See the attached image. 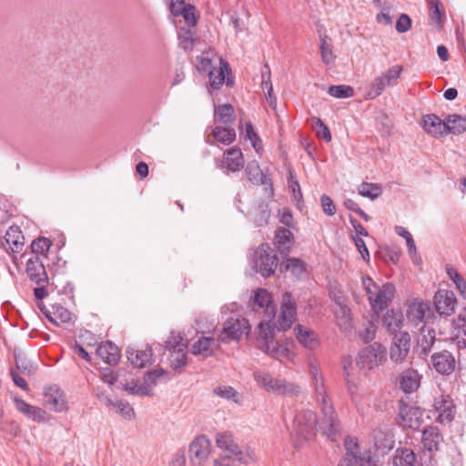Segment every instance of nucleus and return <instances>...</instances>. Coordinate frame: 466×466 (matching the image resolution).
I'll list each match as a JSON object with an SVG mask.
<instances>
[{"instance_id": "obj_1", "label": "nucleus", "mask_w": 466, "mask_h": 466, "mask_svg": "<svg viewBox=\"0 0 466 466\" xmlns=\"http://www.w3.org/2000/svg\"><path fill=\"white\" fill-rule=\"evenodd\" d=\"M314 389V399L319 405L321 419L319 428L322 433L331 441L339 438L341 426L329 396L327 393L324 378L311 383Z\"/></svg>"}, {"instance_id": "obj_2", "label": "nucleus", "mask_w": 466, "mask_h": 466, "mask_svg": "<svg viewBox=\"0 0 466 466\" xmlns=\"http://www.w3.org/2000/svg\"><path fill=\"white\" fill-rule=\"evenodd\" d=\"M362 284L370 307L377 314L387 309L394 299L395 287L392 283L387 282L380 287L371 278L363 277Z\"/></svg>"}, {"instance_id": "obj_3", "label": "nucleus", "mask_w": 466, "mask_h": 466, "mask_svg": "<svg viewBox=\"0 0 466 466\" xmlns=\"http://www.w3.org/2000/svg\"><path fill=\"white\" fill-rule=\"evenodd\" d=\"M278 261L275 250L268 243L260 244L252 258L255 270L265 278L274 274Z\"/></svg>"}, {"instance_id": "obj_4", "label": "nucleus", "mask_w": 466, "mask_h": 466, "mask_svg": "<svg viewBox=\"0 0 466 466\" xmlns=\"http://www.w3.org/2000/svg\"><path fill=\"white\" fill-rule=\"evenodd\" d=\"M386 360V348L374 342L360 350L356 363L360 370H371L381 366Z\"/></svg>"}, {"instance_id": "obj_5", "label": "nucleus", "mask_w": 466, "mask_h": 466, "mask_svg": "<svg viewBox=\"0 0 466 466\" xmlns=\"http://www.w3.org/2000/svg\"><path fill=\"white\" fill-rule=\"evenodd\" d=\"M318 419L315 412L302 410L297 412L293 420V432L298 438L309 440L315 435Z\"/></svg>"}, {"instance_id": "obj_6", "label": "nucleus", "mask_w": 466, "mask_h": 466, "mask_svg": "<svg viewBox=\"0 0 466 466\" xmlns=\"http://www.w3.org/2000/svg\"><path fill=\"white\" fill-rule=\"evenodd\" d=\"M166 348L169 351L170 366L175 370H179L187 365V344L180 334H171L166 341Z\"/></svg>"}, {"instance_id": "obj_7", "label": "nucleus", "mask_w": 466, "mask_h": 466, "mask_svg": "<svg viewBox=\"0 0 466 466\" xmlns=\"http://www.w3.org/2000/svg\"><path fill=\"white\" fill-rule=\"evenodd\" d=\"M216 443L219 449L229 453L228 456L236 457L238 463L248 464L253 461L251 454L242 451L229 432L217 433Z\"/></svg>"}, {"instance_id": "obj_8", "label": "nucleus", "mask_w": 466, "mask_h": 466, "mask_svg": "<svg viewBox=\"0 0 466 466\" xmlns=\"http://www.w3.org/2000/svg\"><path fill=\"white\" fill-rule=\"evenodd\" d=\"M163 372V370L148 371L144 376L143 383H140L138 380H132L125 384L124 389L132 395L150 396L152 395V387L157 384V379L160 377Z\"/></svg>"}, {"instance_id": "obj_9", "label": "nucleus", "mask_w": 466, "mask_h": 466, "mask_svg": "<svg viewBox=\"0 0 466 466\" xmlns=\"http://www.w3.org/2000/svg\"><path fill=\"white\" fill-rule=\"evenodd\" d=\"M410 350V336L407 331L395 334L390 349V359L396 364L403 363Z\"/></svg>"}, {"instance_id": "obj_10", "label": "nucleus", "mask_w": 466, "mask_h": 466, "mask_svg": "<svg viewBox=\"0 0 466 466\" xmlns=\"http://www.w3.org/2000/svg\"><path fill=\"white\" fill-rule=\"evenodd\" d=\"M297 305L291 293L285 292L282 296L280 314L278 319V329L287 330L291 328L296 319Z\"/></svg>"}, {"instance_id": "obj_11", "label": "nucleus", "mask_w": 466, "mask_h": 466, "mask_svg": "<svg viewBox=\"0 0 466 466\" xmlns=\"http://www.w3.org/2000/svg\"><path fill=\"white\" fill-rule=\"evenodd\" d=\"M248 329L249 326L246 319H229L224 323L218 339L223 343H228L238 339L243 333H248Z\"/></svg>"}, {"instance_id": "obj_12", "label": "nucleus", "mask_w": 466, "mask_h": 466, "mask_svg": "<svg viewBox=\"0 0 466 466\" xmlns=\"http://www.w3.org/2000/svg\"><path fill=\"white\" fill-rule=\"evenodd\" d=\"M189 458L193 464L202 465L209 457L211 443L205 435L196 437L189 445Z\"/></svg>"}, {"instance_id": "obj_13", "label": "nucleus", "mask_w": 466, "mask_h": 466, "mask_svg": "<svg viewBox=\"0 0 466 466\" xmlns=\"http://www.w3.org/2000/svg\"><path fill=\"white\" fill-rule=\"evenodd\" d=\"M436 311L441 316H451L454 313L457 299L451 290L439 289L433 298Z\"/></svg>"}, {"instance_id": "obj_14", "label": "nucleus", "mask_w": 466, "mask_h": 466, "mask_svg": "<svg viewBox=\"0 0 466 466\" xmlns=\"http://www.w3.org/2000/svg\"><path fill=\"white\" fill-rule=\"evenodd\" d=\"M436 420L441 424L450 423L455 417L456 407L449 396H441L434 401Z\"/></svg>"}, {"instance_id": "obj_15", "label": "nucleus", "mask_w": 466, "mask_h": 466, "mask_svg": "<svg viewBox=\"0 0 466 466\" xmlns=\"http://www.w3.org/2000/svg\"><path fill=\"white\" fill-rule=\"evenodd\" d=\"M44 404L56 412L66 410V400L63 390L57 386H50L45 389Z\"/></svg>"}, {"instance_id": "obj_16", "label": "nucleus", "mask_w": 466, "mask_h": 466, "mask_svg": "<svg viewBox=\"0 0 466 466\" xmlns=\"http://www.w3.org/2000/svg\"><path fill=\"white\" fill-rule=\"evenodd\" d=\"M431 364L438 373L450 375L455 370L456 361L454 356L450 351L444 350L431 356Z\"/></svg>"}, {"instance_id": "obj_17", "label": "nucleus", "mask_w": 466, "mask_h": 466, "mask_svg": "<svg viewBox=\"0 0 466 466\" xmlns=\"http://www.w3.org/2000/svg\"><path fill=\"white\" fill-rule=\"evenodd\" d=\"M294 334L299 343L307 350H314L320 345L318 334L308 327L297 325L294 328Z\"/></svg>"}, {"instance_id": "obj_18", "label": "nucleus", "mask_w": 466, "mask_h": 466, "mask_svg": "<svg viewBox=\"0 0 466 466\" xmlns=\"http://www.w3.org/2000/svg\"><path fill=\"white\" fill-rule=\"evenodd\" d=\"M26 274L30 280L37 285H44L48 282L46 268L37 255L28 258L26 262Z\"/></svg>"}, {"instance_id": "obj_19", "label": "nucleus", "mask_w": 466, "mask_h": 466, "mask_svg": "<svg viewBox=\"0 0 466 466\" xmlns=\"http://www.w3.org/2000/svg\"><path fill=\"white\" fill-rule=\"evenodd\" d=\"M423 411L420 408L403 404L400 408V416L403 427L417 429L420 425Z\"/></svg>"}, {"instance_id": "obj_20", "label": "nucleus", "mask_w": 466, "mask_h": 466, "mask_svg": "<svg viewBox=\"0 0 466 466\" xmlns=\"http://www.w3.org/2000/svg\"><path fill=\"white\" fill-rule=\"evenodd\" d=\"M41 311L50 322L57 326L70 322L73 318V314L59 304L51 305L50 308L43 307Z\"/></svg>"}, {"instance_id": "obj_21", "label": "nucleus", "mask_w": 466, "mask_h": 466, "mask_svg": "<svg viewBox=\"0 0 466 466\" xmlns=\"http://www.w3.org/2000/svg\"><path fill=\"white\" fill-rule=\"evenodd\" d=\"M15 404L18 411L35 421L43 422L48 420V415L43 409L30 405L22 399L15 398Z\"/></svg>"}, {"instance_id": "obj_22", "label": "nucleus", "mask_w": 466, "mask_h": 466, "mask_svg": "<svg viewBox=\"0 0 466 466\" xmlns=\"http://www.w3.org/2000/svg\"><path fill=\"white\" fill-rule=\"evenodd\" d=\"M275 325L266 322L260 321L258 326V335H257V346L259 350L265 351L268 350V346L272 344L274 339Z\"/></svg>"}, {"instance_id": "obj_23", "label": "nucleus", "mask_w": 466, "mask_h": 466, "mask_svg": "<svg viewBox=\"0 0 466 466\" xmlns=\"http://www.w3.org/2000/svg\"><path fill=\"white\" fill-rule=\"evenodd\" d=\"M431 312V307L429 303L422 299H412L407 309V318L414 322H422L428 313Z\"/></svg>"}, {"instance_id": "obj_24", "label": "nucleus", "mask_w": 466, "mask_h": 466, "mask_svg": "<svg viewBox=\"0 0 466 466\" xmlns=\"http://www.w3.org/2000/svg\"><path fill=\"white\" fill-rule=\"evenodd\" d=\"M230 73L231 71L228 64L221 59L220 66L213 69V71L208 74L210 86L213 89H218L224 83L228 86H232L233 80H230L229 78L226 79V74Z\"/></svg>"}, {"instance_id": "obj_25", "label": "nucleus", "mask_w": 466, "mask_h": 466, "mask_svg": "<svg viewBox=\"0 0 466 466\" xmlns=\"http://www.w3.org/2000/svg\"><path fill=\"white\" fill-rule=\"evenodd\" d=\"M96 356L104 362L115 365L120 359V350L116 345L111 341L101 343L96 350Z\"/></svg>"}, {"instance_id": "obj_26", "label": "nucleus", "mask_w": 466, "mask_h": 466, "mask_svg": "<svg viewBox=\"0 0 466 466\" xmlns=\"http://www.w3.org/2000/svg\"><path fill=\"white\" fill-rule=\"evenodd\" d=\"M275 244L279 253L287 256L294 244V236L289 228L279 227L275 231Z\"/></svg>"}, {"instance_id": "obj_27", "label": "nucleus", "mask_w": 466, "mask_h": 466, "mask_svg": "<svg viewBox=\"0 0 466 466\" xmlns=\"http://www.w3.org/2000/svg\"><path fill=\"white\" fill-rule=\"evenodd\" d=\"M127 357L134 367L142 369L152 362L153 353L149 347H147L146 350L128 348L127 350Z\"/></svg>"}, {"instance_id": "obj_28", "label": "nucleus", "mask_w": 466, "mask_h": 466, "mask_svg": "<svg viewBox=\"0 0 466 466\" xmlns=\"http://www.w3.org/2000/svg\"><path fill=\"white\" fill-rule=\"evenodd\" d=\"M451 339L458 349H466V319L464 317L460 315L453 319Z\"/></svg>"}, {"instance_id": "obj_29", "label": "nucleus", "mask_w": 466, "mask_h": 466, "mask_svg": "<svg viewBox=\"0 0 466 466\" xmlns=\"http://www.w3.org/2000/svg\"><path fill=\"white\" fill-rule=\"evenodd\" d=\"M424 129L434 137H441L447 134L446 119L442 120L434 114L423 116Z\"/></svg>"}, {"instance_id": "obj_30", "label": "nucleus", "mask_w": 466, "mask_h": 466, "mask_svg": "<svg viewBox=\"0 0 466 466\" xmlns=\"http://www.w3.org/2000/svg\"><path fill=\"white\" fill-rule=\"evenodd\" d=\"M443 438L438 428L429 426L422 431L421 443L429 451H437Z\"/></svg>"}, {"instance_id": "obj_31", "label": "nucleus", "mask_w": 466, "mask_h": 466, "mask_svg": "<svg viewBox=\"0 0 466 466\" xmlns=\"http://www.w3.org/2000/svg\"><path fill=\"white\" fill-rule=\"evenodd\" d=\"M435 339V330L422 326L417 339V349L420 350V354L427 355L434 345Z\"/></svg>"}, {"instance_id": "obj_32", "label": "nucleus", "mask_w": 466, "mask_h": 466, "mask_svg": "<svg viewBox=\"0 0 466 466\" xmlns=\"http://www.w3.org/2000/svg\"><path fill=\"white\" fill-rule=\"evenodd\" d=\"M391 462L392 466H415L417 456L411 449L400 447L396 449Z\"/></svg>"}, {"instance_id": "obj_33", "label": "nucleus", "mask_w": 466, "mask_h": 466, "mask_svg": "<svg viewBox=\"0 0 466 466\" xmlns=\"http://www.w3.org/2000/svg\"><path fill=\"white\" fill-rule=\"evenodd\" d=\"M218 347V343L213 338L201 337L192 345L191 352L194 355L208 357L212 355Z\"/></svg>"}, {"instance_id": "obj_34", "label": "nucleus", "mask_w": 466, "mask_h": 466, "mask_svg": "<svg viewBox=\"0 0 466 466\" xmlns=\"http://www.w3.org/2000/svg\"><path fill=\"white\" fill-rule=\"evenodd\" d=\"M226 167L228 171L237 172L244 167L245 161L243 154L238 147L228 149L225 153Z\"/></svg>"}, {"instance_id": "obj_35", "label": "nucleus", "mask_w": 466, "mask_h": 466, "mask_svg": "<svg viewBox=\"0 0 466 466\" xmlns=\"http://www.w3.org/2000/svg\"><path fill=\"white\" fill-rule=\"evenodd\" d=\"M372 440L377 451L381 453L390 451L394 446L392 435L383 431L380 429H375L372 431Z\"/></svg>"}, {"instance_id": "obj_36", "label": "nucleus", "mask_w": 466, "mask_h": 466, "mask_svg": "<svg viewBox=\"0 0 466 466\" xmlns=\"http://www.w3.org/2000/svg\"><path fill=\"white\" fill-rule=\"evenodd\" d=\"M25 238L20 228L16 226L10 227L5 236V243L12 252H20L24 247Z\"/></svg>"}, {"instance_id": "obj_37", "label": "nucleus", "mask_w": 466, "mask_h": 466, "mask_svg": "<svg viewBox=\"0 0 466 466\" xmlns=\"http://www.w3.org/2000/svg\"><path fill=\"white\" fill-rule=\"evenodd\" d=\"M347 390L350 396L351 402L359 410L362 404L363 392L359 386V382L353 379L348 371L344 373Z\"/></svg>"}, {"instance_id": "obj_38", "label": "nucleus", "mask_w": 466, "mask_h": 466, "mask_svg": "<svg viewBox=\"0 0 466 466\" xmlns=\"http://www.w3.org/2000/svg\"><path fill=\"white\" fill-rule=\"evenodd\" d=\"M400 388L406 393H411L420 386V375L417 370L409 369L402 372L400 380Z\"/></svg>"}, {"instance_id": "obj_39", "label": "nucleus", "mask_w": 466, "mask_h": 466, "mask_svg": "<svg viewBox=\"0 0 466 466\" xmlns=\"http://www.w3.org/2000/svg\"><path fill=\"white\" fill-rule=\"evenodd\" d=\"M404 317L400 311L389 309L383 317V324L387 330L393 334L401 329L403 326Z\"/></svg>"}, {"instance_id": "obj_40", "label": "nucleus", "mask_w": 466, "mask_h": 466, "mask_svg": "<svg viewBox=\"0 0 466 466\" xmlns=\"http://www.w3.org/2000/svg\"><path fill=\"white\" fill-rule=\"evenodd\" d=\"M264 352L281 362L291 360L294 356L291 350L276 340L270 344L268 350H266Z\"/></svg>"}, {"instance_id": "obj_41", "label": "nucleus", "mask_w": 466, "mask_h": 466, "mask_svg": "<svg viewBox=\"0 0 466 466\" xmlns=\"http://www.w3.org/2000/svg\"><path fill=\"white\" fill-rule=\"evenodd\" d=\"M447 134L460 135L466 130V116L453 114L446 117Z\"/></svg>"}, {"instance_id": "obj_42", "label": "nucleus", "mask_w": 466, "mask_h": 466, "mask_svg": "<svg viewBox=\"0 0 466 466\" xmlns=\"http://www.w3.org/2000/svg\"><path fill=\"white\" fill-rule=\"evenodd\" d=\"M267 72L262 73L261 87L265 91L266 100L268 106L272 109L277 107V97L273 94V86L270 81V71L268 66H266Z\"/></svg>"}, {"instance_id": "obj_43", "label": "nucleus", "mask_w": 466, "mask_h": 466, "mask_svg": "<svg viewBox=\"0 0 466 466\" xmlns=\"http://www.w3.org/2000/svg\"><path fill=\"white\" fill-rule=\"evenodd\" d=\"M254 303L261 309H266L268 313L275 315V307L272 305V298L267 289H260L255 292Z\"/></svg>"}, {"instance_id": "obj_44", "label": "nucleus", "mask_w": 466, "mask_h": 466, "mask_svg": "<svg viewBox=\"0 0 466 466\" xmlns=\"http://www.w3.org/2000/svg\"><path fill=\"white\" fill-rule=\"evenodd\" d=\"M211 134L218 142L223 145H230L236 139V131L231 127H215Z\"/></svg>"}, {"instance_id": "obj_45", "label": "nucleus", "mask_w": 466, "mask_h": 466, "mask_svg": "<svg viewBox=\"0 0 466 466\" xmlns=\"http://www.w3.org/2000/svg\"><path fill=\"white\" fill-rule=\"evenodd\" d=\"M218 122L224 125H231L236 118L234 107L230 104L220 105L216 110Z\"/></svg>"}, {"instance_id": "obj_46", "label": "nucleus", "mask_w": 466, "mask_h": 466, "mask_svg": "<svg viewBox=\"0 0 466 466\" xmlns=\"http://www.w3.org/2000/svg\"><path fill=\"white\" fill-rule=\"evenodd\" d=\"M446 273L451 280L455 284L456 289L462 298L466 299V280L461 276L458 270L452 266H446Z\"/></svg>"}, {"instance_id": "obj_47", "label": "nucleus", "mask_w": 466, "mask_h": 466, "mask_svg": "<svg viewBox=\"0 0 466 466\" xmlns=\"http://www.w3.org/2000/svg\"><path fill=\"white\" fill-rule=\"evenodd\" d=\"M285 268L287 271H290L292 275L299 278L306 272L307 264L299 258H288Z\"/></svg>"}, {"instance_id": "obj_48", "label": "nucleus", "mask_w": 466, "mask_h": 466, "mask_svg": "<svg viewBox=\"0 0 466 466\" xmlns=\"http://www.w3.org/2000/svg\"><path fill=\"white\" fill-rule=\"evenodd\" d=\"M109 407L113 408L116 413L127 420H131L135 415L134 409L127 401L123 400H113Z\"/></svg>"}, {"instance_id": "obj_49", "label": "nucleus", "mask_w": 466, "mask_h": 466, "mask_svg": "<svg viewBox=\"0 0 466 466\" xmlns=\"http://www.w3.org/2000/svg\"><path fill=\"white\" fill-rule=\"evenodd\" d=\"M253 379L259 388L268 392L274 377L267 371L258 370L253 372Z\"/></svg>"}, {"instance_id": "obj_50", "label": "nucleus", "mask_w": 466, "mask_h": 466, "mask_svg": "<svg viewBox=\"0 0 466 466\" xmlns=\"http://www.w3.org/2000/svg\"><path fill=\"white\" fill-rule=\"evenodd\" d=\"M359 193L373 200L382 193V190L377 184L363 182L359 187Z\"/></svg>"}, {"instance_id": "obj_51", "label": "nucleus", "mask_w": 466, "mask_h": 466, "mask_svg": "<svg viewBox=\"0 0 466 466\" xmlns=\"http://www.w3.org/2000/svg\"><path fill=\"white\" fill-rule=\"evenodd\" d=\"M245 137L251 142L252 147L256 152L259 153L263 149L262 141L255 132L254 127L250 122L245 125Z\"/></svg>"}, {"instance_id": "obj_52", "label": "nucleus", "mask_w": 466, "mask_h": 466, "mask_svg": "<svg viewBox=\"0 0 466 466\" xmlns=\"http://www.w3.org/2000/svg\"><path fill=\"white\" fill-rule=\"evenodd\" d=\"M377 329L378 320H369L365 323L363 329L360 331V338L364 342L372 341L376 337Z\"/></svg>"}, {"instance_id": "obj_53", "label": "nucleus", "mask_w": 466, "mask_h": 466, "mask_svg": "<svg viewBox=\"0 0 466 466\" xmlns=\"http://www.w3.org/2000/svg\"><path fill=\"white\" fill-rule=\"evenodd\" d=\"M328 93L336 98H349L353 96L354 90L351 86L346 85L330 86Z\"/></svg>"}, {"instance_id": "obj_54", "label": "nucleus", "mask_w": 466, "mask_h": 466, "mask_svg": "<svg viewBox=\"0 0 466 466\" xmlns=\"http://www.w3.org/2000/svg\"><path fill=\"white\" fill-rule=\"evenodd\" d=\"M327 38V35H324L320 38L319 49L323 63L326 65H329L334 61L335 56L333 55L332 46L328 43Z\"/></svg>"}, {"instance_id": "obj_55", "label": "nucleus", "mask_w": 466, "mask_h": 466, "mask_svg": "<svg viewBox=\"0 0 466 466\" xmlns=\"http://www.w3.org/2000/svg\"><path fill=\"white\" fill-rule=\"evenodd\" d=\"M387 86H390L387 84V81H385L382 76H377L371 83L370 89L368 92L369 97L371 99L378 97Z\"/></svg>"}, {"instance_id": "obj_56", "label": "nucleus", "mask_w": 466, "mask_h": 466, "mask_svg": "<svg viewBox=\"0 0 466 466\" xmlns=\"http://www.w3.org/2000/svg\"><path fill=\"white\" fill-rule=\"evenodd\" d=\"M312 123L313 127L317 132L318 137L323 138L325 141L329 142L331 140V134L328 126L325 125L320 118L316 116L312 117Z\"/></svg>"}, {"instance_id": "obj_57", "label": "nucleus", "mask_w": 466, "mask_h": 466, "mask_svg": "<svg viewBox=\"0 0 466 466\" xmlns=\"http://www.w3.org/2000/svg\"><path fill=\"white\" fill-rule=\"evenodd\" d=\"M289 187L291 191L292 198L297 201L298 207L300 208L299 204L303 202L302 192L299 181L291 171H289Z\"/></svg>"}, {"instance_id": "obj_58", "label": "nucleus", "mask_w": 466, "mask_h": 466, "mask_svg": "<svg viewBox=\"0 0 466 466\" xmlns=\"http://www.w3.org/2000/svg\"><path fill=\"white\" fill-rule=\"evenodd\" d=\"M52 246V242L46 238H38L35 239L31 248L34 253L46 255Z\"/></svg>"}, {"instance_id": "obj_59", "label": "nucleus", "mask_w": 466, "mask_h": 466, "mask_svg": "<svg viewBox=\"0 0 466 466\" xmlns=\"http://www.w3.org/2000/svg\"><path fill=\"white\" fill-rule=\"evenodd\" d=\"M299 392L300 388L297 384L283 380L280 384V390L277 394L285 397H293L299 394Z\"/></svg>"}, {"instance_id": "obj_60", "label": "nucleus", "mask_w": 466, "mask_h": 466, "mask_svg": "<svg viewBox=\"0 0 466 466\" xmlns=\"http://www.w3.org/2000/svg\"><path fill=\"white\" fill-rule=\"evenodd\" d=\"M179 46L184 51L192 50L195 45L194 34L191 30L187 29L179 35Z\"/></svg>"}, {"instance_id": "obj_61", "label": "nucleus", "mask_w": 466, "mask_h": 466, "mask_svg": "<svg viewBox=\"0 0 466 466\" xmlns=\"http://www.w3.org/2000/svg\"><path fill=\"white\" fill-rule=\"evenodd\" d=\"M403 68L401 66H393L389 68L384 74H382V77L387 81L390 86L397 84L398 78L400 76Z\"/></svg>"}, {"instance_id": "obj_62", "label": "nucleus", "mask_w": 466, "mask_h": 466, "mask_svg": "<svg viewBox=\"0 0 466 466\" xmlns=\"http://www.w3.org/2000/svg\"><path fill=\"white\" fill-rule=\"evenodd\" d=\"M213 393L225 400H234L238 396V391L231 386L221 385L213 390Z\"/></svg>"}, {"instance_id": "obj_63", "label": "nucleus", "mask_w": 466, "mask_h": 466, "mask_svg": "<svg viewBox=\"0 0 466 466\" xmlns=\"http://www.w3.org/2000/svg\"><path fill=\"white\" fill-rule=\"evenodd\" d=\"M246 174L250 181L264 183L262 180L263 174L257 163H248L246 167Z\"/></svg>"}, {"instance_id": "obj_64", "label": "nucleus", "mask_w": 466, "mask_h": 466, "mask_svg": "<svg viewBox=\"0 0 466 466\" xmlns=\"http://www.w3.org/2000/svg\"><path fill=\"white\" fill-rule=\"evenodd\" d=\"M309 373L310 376L311 383L324 378L320 365L315 359H310L309 360Z\"/></svg>"}]
</instances>
